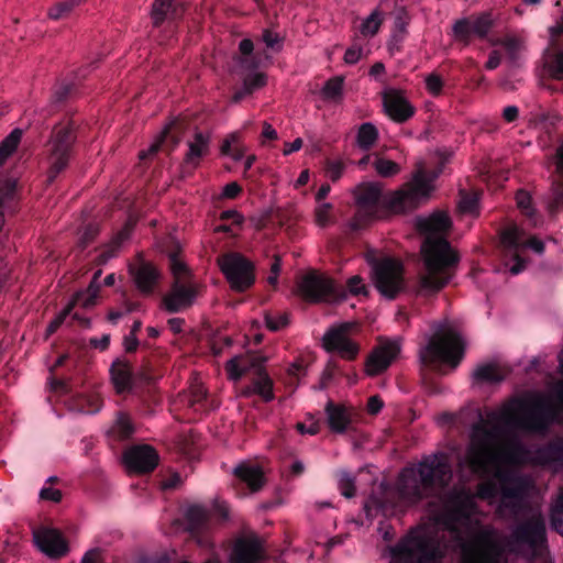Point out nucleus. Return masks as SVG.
<instances>
[{"mask_svg": "<svg viewBox=\"0 0 563 563\" xmlns=\"http://www.w3.org/2000/svg\"><path fill=\"white\" fill-rule=\"evenodd\" d=\"M321 95L325 100H340L343 95V78L332 77L327 80L321 89Z\"/></svg>", "mask_w": 563, "mask_h": 563, "instance_id": "41", "label": "nucleus"}, {"mask_svg": "<svg viewBox=\"0 0 563 563\" xmlns=\"http://www.w3.org/2000/svg\"><path fill=\"white\" fill-rule=\"evenodd\" d=\"M233 474L245 483L252 493L260 492L266 483L263 468L258 465L241 463L234 468Z\"/></svg>", "mask_w": 563, "mask_h": 563, "instance_id": "28", "label": "nucleus"}, {"mask_svg": "<svg viewBox=\"0 0 563 563\" xmlns=\"http://www.w3.org/2000/svg\"><path fill=\"white\" fill-rule=\"evenodd\" d=\"M210 133H203L196 130L192 140L188 141V151L184 156V162L197 167L200 161L210 152Z\"/></svg>", "mask_w": 563, "mask_h": 563, "instance_id": "26", "label": "nucleus"}, {"mask_svg": "<svg viewBox=\"0 0 563 563\" xmlns=\"http://www.w3.org/2000/svg\"><path fill=\"white\" fill-rule=\"evenodd\" d=\"M203 288V285L195 280L173 282L170 290L162 299V307L169 313L186 310L194 305Z\"/></svg>", "mask_w": 563, "mask_h": 563, "instance_id": "15", "label": "nucleus"}, {"mask_svg": "<svg viewBox=\"0 0 563 563\" xmlns=\"http://www.w3.org/2000/svg\"><path fill=\"white\" fill-rule=\"evenodd\" d=\"M123 463L130 473L147 474L157 467L159 455L154 446L137 444L123 452Z\"/></svg>", "mask_w": 563, "mask_h": 563, "instance_id": "16", "label": "nucleus"}, {"mask_svg": "<svg viewBox=\"0 0 563 563\" xmlns=\"http://www.w3.org/2000/svg\"><path fill=\"white\" fill-rule=\"evenodd\" d=\"M344 169H345V166L342 161H330L329 159L325 163L327 175L333 183L338 181L341 178Z\"/></svg>", "mask_w": 563, "mask_h": 563, "instance_id": "55", "label": "nucleus"}, {"mask_svg": "<svg viewBox=\"0 0 563 563\" xmlns=\"http://www.w3.org/2000/svg\"><path fill=\"white\" fill-rule=\"evenodd\" d=\"M87 0H58L47 11V16L52 20H60L70 15L75 8L81 5Z\"/></svg>", "mask_w": 563, "mask_h": 563, "instance_id": "38", "label": "nucleus"}, {"mask_svg": "<svg viewBox=\"0 0 563 563\" xmlns=\"http://www.w3.org/2000/svg\"><path fill=\"white\" fill-rule=\"evenodd\" d=\"M168 260L173 282L194 280L189 267L181 257V249L178 244H174L168 251Z\"/></svg>", "mask_w": 563, "mask_h": 563, "instance_id": "31", "label": "nucleus"}, {"mask_svg": "<svg viewBox=\"0 0 563 563\" xmlns=\"http://www.w3.org/2000/svg\"><path fill=\"white\" fill-rule=\"evenodd\" d=\"M347 290L353 296L365 295L367 296V287L363 283V278L358 275L352 276L346 282Z\"/></svg>", "mask_w": 563, "mask_h": 563, "instance_id": "54", "label": "nucleus"}, {"mask_svg": "<svg viewBox=\"0 0 563 563\" xmlns=\"http://www.w3.org/2000/svg\"><path fill=\"white\" fill-rule=\"evenodd\" d=\"M373 282L382 296L395 299L405 289L402 263L391 257L377 261L373 266Z\"/></svg>", "mask_w": 563, "mask_h": 563, "instance_id": "11", "label": "nucleus"}, {"mask_svg": "<svg viewBox=\"0 0 563 563\" xmlns=\"http://www.w3.org/2000/svg\"><path fill=\"white\" fill-rule=\"evenodd\" d=\"M465 343L461 334L448 328L430 336L428 343L419 350V361L422 366L434 367L448 364L456 368L464 357Z\"/></svg>", "mask_w": 563, "mask_h": 563, "instance_id": "6", "label": "nucleus"}, {"mask_svg": "<svg viewBox=\"0 0 563 563\" xmlns=\"http://www.w3.org/2000/svg\"><path fill=\"white\" fill-rule=\"evenodd\" d=\"M264 361L262 356L251 353L234 356L225 363L228 377L236 382L247 373L256 375L265 369Z\"/></svg>", "mask_w": 563, "mask_h": 563, "instance_id": "22", "label": "nucleus"}, {"mask_svg": "<svg viewBox=\"0 0 563 563\" xmlns=\"http://www.w3.org/2000/svg\"><path fill=\"white\" fill-rule=\"evenodd\" d=\"M519 460V448L500 444L493 431L484 428H475L463 462L473 474L479 477H486L490 473H494V477L498 481L499 487L492 479L479 483L476 487L475 495H472L463 487H454L445 495L444 508L433 516L432 522L418 527L417 529L434 527L437 525V517L454 507L450 501L451 493L462 489L473 497L475 505V497L492 503L493 499L500 494V503L497 512L500 516H505L506 514L514 516L519 515L533 488V482L528 476H522L514 472H503L500 470L501 466L516 464ZM475 512L476 508L474 509L472 518L479 522V520L474 517Z\"/></svg>", "mask_w": 563, "mask_h": 563, "instance_id": "2", "label": "nucleus"}, {"mask_svg": "<svg viewBox=\"0 0 563 563\" xmlns=\"http://www.w3.org/2000/svg\"><path fill=\"white\" fill-rule=\"evenodd\" d=\"M441 169L428 176L422 167L413 174L412 179L394 191L387 201V209L395 214L411 212L428 201L433 190L432 181Z\"/></svg>", "mask_w": 563, "mask_h": 563, "instance_id": "8", "label": "nucleus"}, {"mask_svg": "<svg viewBox=\"0 0 563 563\" xmlns=\"http://www.w3.org/2000/svg\"><path fill=\"white\" fill-rule=\"evenodd\" d=\"M357 211L350 222L352 230H361L376 217L377 206L382 196V186L378 183H365L353 190Z\"/></svg>", "mask_w": 563, "mask_h": 563, "instance_id": "12", "label": "nucleus"}, {"mask_svg": "<svg viewBox=\"0 0 563 563\" xmlns=\"http://www.w3.org/2000/svg\"><path fill=\"white\" fill-rule=\"evenodd\" d=\"M516 201L521 211L530 219H533L536 210L531 206L530 195L525 190H519L516 194Z\"/></svg>", "mask_w": 563, "mask_h": 563, "instance_id": "50", "label": "nucleus"}, {"mask_svg": "<svg viewBox=\"0 0 563 563\" xmlns=\"http://www.w3.org/2000/svg\"><path fill=\"white\" fill-rule=\"evenodd\" d=\"M339 489L344 497H354L356 493L355 477L349 473H343L339 479Z\"/></svg>", "mask_w": 563, "mask_h": 563, "instance_id": "47", "label": "nucleus"}, {"mask_svg": "<svg viewBox=\"0 0 563 563\" xmlns=\"http://www.w3.org/2000/svg\"><path fill=\"white\" fill-rule=\"evenodd\" d=\"M76 141V128L70 119L63 120L53 126L45 144L48 183H53L68 167Z\"/></svg>", "mask_w": 563, "mask_h": 563, "instance_id": "7", "label": "nucleus"}, {"mask_svg": "<svg viewBox=\"0 0 563 563\" xmlns=\"http://www.w3.org/2000/svg\"><path fill=\"white\" fill-rule=\"evenodd\" d=\"M384 406V401L378 395H374L368 398L367 401V412L369 415H377Z\"/></svg>", "mask_w": 563, "mask_h": 563, "instance_id": "64", "label": "nucleus"}, {"mask_svg": "<svg viewBox=\"0 0 563 563\" xmlns=\"http://www.w3.org/2000/svg\"><path fill=\"white\" fill-rule=\"evenodd\" d=\"M301 297L308 302H332L346 299L345 289L325 274L311 271L298 284Z\"/></svg>", "mask_w": 563, "mask_h": 563, "instance_id": "9", "label": "nucleus"}, {"mask_svg": "<svg viewBox=\"0 0 563 563\" xmlns=\"http://www.w3.org/2000/svg\"><path fill=\"white\" fill-rule=\"evenodd\" d=\"M176 0H154L151 18L154 26H159L166 19L176 13Z\"/></svg>", "mask_w": 563, "mask_h": 563, "instance_id": "32", "label": "nucleus"}, {"mask_svg": "<svg viewBox=\"0 0 563 563\" xmlns=\"http://www.w3.org/2000/svg\"><path fill=\"white\" fill-rule=\"evenodd\" d=\"M240 135L239 133L234 132L229 134L222 142V145L220 147V152L222 155H230L233 150H231V146L233 144H239Z\"/></svg>", "mask_w": 563, "mask_h": 563, "instance_id": "61", "label": "nucleus"}, {"mask_svg": "<svg viewBox=\"0 0 563 563\" xmlns=\"http://www.w3.org/2000/svg\"><path fill=\"white\" fill-rule=\"evenodd\" d=\"M136 288L144 295H150L158 278V269L148 262H142L137 267L131 269Z\"/></svg>", "mask_w": 563, "mask_h": 563, "instance_id": "27", "label": "nucleus"}, {"mask_svg": "<svg viewBox=\"0 0 563 563\" xmlns=\"http://www.w3.org/2000/svg\"><path fill=\"white\" fill-rule=\"evenodd\" d=\"M245 93H252L254 90L260 89L266 85V75L263 73H255L249 75L244 79Z\"/></svg>", "mask_w": 563, "mask_h": 563, "instance_id": "48", "label": "nucleus"}, {"mask_svg": "<svg viewBox=\"0 0 563 563\" xmlns=\"http://www.w3.org/2000/svg\"><path fill=\"white\" fill-rule=\"evenodd\" d=\"M523 230H521L517 225H510L503 230L500 234V240L505 247L517 251L519 247L523 246Z\"/></svg>", "mask_w": 563, "mask_h": 563, "instance_id": "40", "label": "nucleus"}, {"mask_svg": "<svg viewBox=\"0 0 563 563\" xmlns=\"http://www.w3.org/2000/svg\"><path fill=\"white\" fill-rule=\"evenodd\" d=\"M560 411L542 391L525 393L503 404L489 418L505 427L536 434L549 431L559 421Z\"/></svg>", "mask_w": 563, "mask_h": 563, "instance_id": "3", "label": "nucleus"}, {"mask_svg": "<svg viewBox=\"0 0 563 563\" xmlns=\"http://www.w3.org/2000/svg\"><path fill=\"white\" fill-rule=\"evenodd\" d=\"M71 312V307H65L47 325L46 336L55 333L58 328L64 323L67 316Z\"/></svg>", "mask_w": 563, "mask_h": 563, "instance_id": "58", "label": "nucleus"}, {"mask_svg": "<svg viewBox=\"0 0 563 563\" xmlns=\"http://www.w3.org/2000/svg\"><path fill=\"white\" fill-rule=\"evenodd\" d=\"M382 101L384 113L396 123H405L416 113L415 106L400 89H385L382 92Z\"/></svg>", "mask_w": 563, "mask_h": 563, "instance_id": "17", "label": "nucleus"}, {"mask_svg": "<svg viewBox=\"0 0 563 563\" xmlns=\"http://www.w3.org/2000/svg\"><path fill=\"white\" fill-rule=\"evenodd\" d=\"M185 518L188 530L192 533L206 530L209 527L211 514L202 505H191L186 509Z\"/></svg>", "mask_w": 563, "mask_h": 563, "instance_id": "30", "label": "nucleus"}, {"mask_svg": "<svg viewBox=\"0 0 563 563\" xmlns=\"http://www.w3.org/2000/svg\"><path fill=\"white\" fill-rule=\"evenodd\" d=\"M265 325L271 331H279L286 328L289 324V313L288 312H277L269 313L266 312L265 317Z\"/></svg>", "mask_w": 563, "mask_h": 563, "instance_id": "45", "label": "nucleus"}, {"mask_svg": "<svg viewBox=\"0 0 563 563\" xmlns=\"http://www.w3.org/2000/svg\"><path fill=\"white\" fill-rule=\"evenodd\" d=\"M213 510L224 521L228 520L230 517V507L223 500L216 499L213 501Z\"/></svg>", "mask_w": 563, "mask_h": 563, "instance_id": "63", "label": "nucleus"}, {"mask_svg": "<svg viewBox=\"0 0 563 563\" xmlns=\"http://www.w3.org/2000/svg\"><path fill=\"white\" fill-rule=\"evenodd\" d=\"M264 545L256 534L238 538L229 556L230 563H257L264 556Z\"/></svg>", "mask_w": 563, "mask_h": 563, "instance_id": "20", "label": "nucleus"}, {"mask_svg": "<svg viewBox=\"0 0 563 563\" xmlns=\"http://www.w3.org/2000/svg\"><path fill=\"white\" fill-rule=\"evenodd\" d=\"M134 433V426L129 415L120 412L117 416L110 434L119 441L129 439Z\"/></svg>", "mask_w": 563, "mask_h": 563, "instance_id": "36", "label": "nucleus"}, {"mask_svg": "<svg viewBox=\"0 0 563 563\" xmlns=\"http://www.w3.org/2000/svg\"><path fill=\"white\" fill-rule=\"evenodd\" d=\"M40 497L45 500L59 503L62 500V492L56 488L45 487L41 489Z\"/></svg>", "mask_w": 563, "mask_h": 563, "instance_id": "62", "label": "nucleus"}, {"mask_svg": "<svg viewBox=\"0 0 563 563\" xmlns=\"http://www.w3.org/2000/svg\"><path fill=\"white\" fill-rule=\"evenodd\" d=\"M327 424L331 432L343 434L352 429L357 420V412L352 406L329 400L324 407Z\"/></svg>", "mask_w": 563, "mask_h": 563, "instance_id": "19", "label": "nucleus"}, {"mask_svg": "<svg viewBox=\"0 0 563 563\" xmlns=\"http://www.w3.org/2000/svg\"><path fill=\"white\" fill-rule=\"evenodd\" d=\"M218 265L234 291L243 292L253 286L255 266L242 254H224L218 258Z\"/></svg>", "mask_w": 563, "mask_h": 563, "instance_id": "10", "label": "nucleus"}, {"mask_svg": "<svg viewBox=\"0 0 563 563\" xmlns=\"http://www.w3.org/2000/svg\"><path fill=\"white\" fill-rule=\"evenodd\" d=\"M451 219L444 211H434L428 217L416 219V229L427 236H443L451 228Z\"/></svg>", "mask_w": 563, "mask_h": 563, "instance_id": "24", "label": "nucleus"}, {"mask_svg": "<svg viewBox=\"0 0 563 563\" xmlns=\"http://www.w3.org/2000/svg\"><path fill=\"white\" fill-rule=\"evenodd\" d=\"M551 78L563 80V52H558L548 65Z\"/></svg>", "mask_w": 563, "mask_h": 563, "instance_id": "49", "label": "nucleus"}, {"mask_svg": "<svg viewBox=\"0 0 563 563\" xmlns=\"http://www.w3.org/2000/svg\"><path fill=\"white\" fill-rule=\"evenodd\" d=\"M453 508L437 517V525L413 529L391 550L400 563H441L449 552L460 551V563H500L505 550L527 559L547 550L545 521L539 510H530L508 537L492 525L477 529L472 518L473 497L466 492L450 495Z\"/></svg>", "mask_w": 563, "mask_h": 563, "instance_id": "1", "label": "nucleus"}, {"mask_svg": "<svg viewBox=\"0 0 563 563\" xmlns=\"http://www.w3.org/2000/svg\"><path fill=\"white\" fill-rule=\"evenodd\" d=\"M473 378L478 383H500L505 379V374L496 364H484L477 366Z\"/></svg>", "mask_w": 563, "mask_h": 563, "instance_id": "35", "label": "nucleus"}, {"mask_svg": "<svg viewBox=\"0 0 563 563\" xmlns=\"http://www.w3.org/2000/svg\"><path fill=\"white\" fill-rule=\"evenodd\" d=\"M357 329L356 322H343L330 328L322 336V347L329 353H336L345 361H353L360 353V344L349 336Z\"/></svg>", "mask_w": 563, "mask_h": 563, "instance_id": "13", "label": "nucleus"}, {"mask_svg": "<svg viewBox=\"0 0 563 563\" xmlns=\"http://www.w3.org/2000/svg\"><path fill=\"white\" fill-rule=\"evenodd\" d=\"M400 349L399 341H380L366 358L365 374L374 377L385 372L398 357Z\"/></svg>", "mask_w": 563, "mask_h": 563, "instance_id": "18", "label": "nucleus"}, {"mask_svg": "<svg viewBox=\"0 0 563 563\" xmlns=\"http://www.w3.org/2000/svg\"><path fill=\"white\" fill-rule=\"evenodd\" d=\"M533 461L542 466H549L555 472L563 467V438H558L537 449Z\"/></svg>", "mask_w": 563, "mask_h": 563, "instance_id": "25", "label": "nucleus"}, {"mask_svg": "<svg viewBox=\"0 0 563 563\" xmlns=\"http://www.w3.org/2000/svg\"><path fill=\"white\" fill-rule=\"evenodd\" d=\"M363 55V48L360 45L353 44L344 53V62L350 65L356 64Z\"/></svg>", "mask_w": 563, "mask_h": 563, "instance_id": "59", "label": "nucleus"}, {"mask_svg": "<svg viewBox=\"0 0 563 563\" xmlns=\"http://www.w3.org/2000/svg\"><path fill=\"white\" fill-rule=\"evenodd\" d=\"M552 527L563 536V490L560 493L551 511Z\"/></svg>", "mask_w": 563, "mask_h": 563, "instance_id": "46", "label": "nucleus"}, {"mask_svg": "<svg viewBox=\"0 0 563 563\" xmlns=\"http://www.w3.org/2000/svg\"><path fill=\"white\" fill-rule=\"evenodd\" d=\"M410 15L405 7H399L395 11L393 41L402 42L408 33Z\"/></svg>", "mask_w": 563, "mask_h": 563, "instance_id": "39", "label": "nucleus"}, {"mask_svg": "<svg viewBox=\"0 0 563 563\" xmlns=\"http://www.w3.org/2000/svg\"><path fill=\"white\" fill-rule=\"evenodd\" d=\"M424 272L419 276L417 292H439L452 278V268L459 263L457 253L444 236H427L421 245Z\"/></svg>", "mask_w": 563, "mask_h": 563, "instance_id": "5", "label": "nucleus"}, {"mask_svg": "<svg viewBox=\"0 0 563 563\" xmlns=\"http://www.w3.org/2000/svg\"><path fill=\"white\" fill-rule=\"evenodd\" d=\"M101 273V269L97 271L93 274L89 286L85 290L77 291L66 307H71V310L76 306H79L84 309H90L95 307L100 291L98 279L100 278Z\"/></svg>", "mask_w": 563, "mask_h": 563, "instance_id": "29", "label": "nucleus"}, {"mask_svg": "<svg viewBox=\"0 0 563 563\" xmlns=\"http://www.w3.org/2000/svg\"><path fill=\"white\" fill-rule=\"evenodd\" d=\"M459 209L463 213L477 214L478 200L475 195H464L459 202Z\"/></svg>", "mask_w": 563, "mask_h": 563, "instance_id": "52", "label": "nucleus"}, {"mask_svg": "<svg viewBox=\"0 0 563 563\" xmlns=\"http://www.w3.org/2000/svg\"><path fill=\"white\" fill-rule=\"evenodd\" d=\"M495 25L492 12L485 11L456 20L452 25L454 41L468 46L474 38L484 40Z\"/></svg>", "mask_w": 563, "mask_h": 563, "instance_id": "14", "label": "nucleus"}, {"mask_svg": "<svg viewBox=\"0 0 563 563\" xmlns=\"http://www.w3.org/2000/svg\"><path fill=\"white\" fill-rule=\"evenodd\" d=\"M169 129H170V125H166L164 128V130L161 132V134L157 136V139L150 145V147L147 150H143L139 153V158L145 159V158L156 154L159 151L166 135L168 134Z\"/></svg>", "mask_w": 563, "mask_h": 563, "instance_id": "51", "label": "nucleus"}, {"mask_svg": "<svg viewBox=\"0 0 563 563\" xmlns=\"http://www.w3.org/2000/svg\"><path fill=\"white\" fill-rule=\"evenodd\" d=\"M453 477L449 455L437 452L427 456L415 467H406L399 475L400 496L416 503L449 486Z\"/></svg>", "mask_w": 563, "mask_h": 563, "instance_id": "4", "label": "nucleus"}, {"mask_svg": "<svg viewBox=\"0 0 563 563\" xmlns=\"http://www.w3.org/2000/svg\"><path fill=\"white\" fill-rule=\"evenodd\" d=\"M16 181L14 179H0V208L5 209L15 198Z\"/></svg>", "mask_w": 563, "mask_h": 563, "instance_id": "44", "label": "nucleus"}, {"mask_svg": "<svg viewBox=\"0 0 563 563\" xmlns=\"http://www.w3.org/2000/svg\"><path fill=\"white\" fill-rule=\"evenodd\" d=\"M373 166L376 173L384 178L393 177L400 173V166L398 163L384 157L375 159Z\"/></svg>", "mask_w": 563, "mask_h": 563, "instance_id": "43", "label": "nucleus"}, {"mask_svg": "<svg viewBox=\"0 0 563 563\" xmlns=\"http://www.w3.org/2000/svg\"><path fill=\"white\" fill-rule=\"evenodd\" d=\"M110 379L117 394L131 393L134 388L132 364L125 358H117L110 366Z\"/></svg>", "mask_w": 563, "mask_h": 563, "instance_id": "23", "label": "nucleus"}, {"mask_svg": "<svg viewBox=\"0 0 563 563\" xmlns=\"http://www.w3.org/2000/svg\"><path fill=\"white\" fill-rule=\"evenodd\" d=\"M282 271V260L279 255H274V262L271 265V274L267 277V283L272 286H276L278 282V276Z\"/></svg>", "mask_w": 563, "mask_h": 563, "instance_id": "60", "label": "nucleus"}, {"mask_svg": "<svg viewBox=\"0 0 563 563\" xmlns=\"http://www.w3.org/2000/svg\"><path fill=\"white\" fill-rule=\"evenodd\" d=\"M252 385L254 386L256 395L265 402H269L274 399L273 380L265 369L254 375Z\"/></svg>", "mask_w": 563, "mask_h": 563, "instance_id": "34", "label": "nucleus"}, {"mask_svg": "<svg viewBox=\"0 0 563 563\" xmlns=\"http://www.w3.org/2000/svg\"><path fill=\"white\" fill-rule=\"evenodd\" d=\"M37 548L51 559H58L68 552V545L62 533L56 529L40 528L33 531Z\"/></svg>", "mask_w": 563, "mask_h": 563, "instance_id": "21", "label": "nucleus"}, {"mask_svg": "<svg viewBox=\"0 0 563 563\" xmlns=\"http://www.w3.org/2000/svg\"><path fill=\"white\" fill-rule=\"evenodd\" d=\"M22 135L23 131L16 128L0 142V165H3L7 159L16 151Z\"/></svg>", "mask_w": 563, "mask_h": 563, "instance_id": "37", "label": "nucleus"}, {"mask_svg": "<svg viewBox=\"0 0 563 563\" xmlns=\"http://www.w3.org/2000/svg\"><path fill=\"white\" fill-rule=\"evenodd\" d=\"M378 130L372 122L362 123L356 134V145L363 151H369L378 141Z\"/></svg>", "mask_w": 563, "mask_h": 563, "instance_id": "33", "label": "nucleus"}, {"mask_svg": "<svg viewBox=\"0 0 563 563\" xmlns=\"http://www.w3.org/2000/svg\"><path fill=\"white\" fill-rule=\"evenodd\" d=\"M443 80L438 74H430L426 78V89L432 96H439L442 92Z\"/></svg>", "mask_w": 563, "mask_h": 563, "instance_id": "57", "label": "nucleus"}, {"mask_svg": "<svg viewBox=\"0 0 563 563\" xmlns=\"http://www.w3.org/2000/svg\"><path fill=\"white\" fill-rule=\"evenodd\" d=\"M383 16L378 9H375L360 25V32L364 36H374L382 23Z\"/></svg>", "mask_w": 563, "mask_h": 563, "instance_id": "42", "label": "nucleus"}, {"mask_svg": "<svg viewBox=\"0 0 563 563\" xmlns=\"http://www.w3.org/2000/svg\"><path fill=\"white\" fill-rule=\"evenodd\" d=\"M500 44L506 48L511 60L517 59L518 52L522 47V41L518 37L511 36L504 38Z\"/></svg>", "mask_w": 563, "mask_h": 563, "instance_id": "56", "label": "nucleus"}, {"mask_svg": "<svg viewBox=\"0 0 563 563\" xmlns=\"http://www.w3.org/2000/svg\"><path fill=\"white\" fill-rule=\"evenodd\" d=\"M331 203H322L314 210L316 223L324 228L331 223Z\"/></svg>", "mask_w": 563, "mask_h": 563, "instance_id": "53", "label": "nucleus"}]
</instances>
